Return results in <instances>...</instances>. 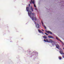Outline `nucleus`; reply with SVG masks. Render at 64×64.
<instances>
[{"mask_svg":"<svg viewBox=\"0 0 64 64\" xmlns=\"http://www.w3.org/2000/svg\"><path fill=\"white\" fill-rule=\"evenodd\" d=\"M28 16L30 17V18H31L32 19V20H35V21H36L37 19L35 17H34V16L32 17L31 18V14H32V12H31V11H29L28 12Z\"/></svg>","mask_w":64,"mask_h":64,"instance_id":"1","label":"nucleus"},{"mask_svg":"<svg viewBox=\"0 0 64 64\" xmlns=\"http://www.w3.org/2000/svg\"><path fill=\"white\" fill-rule=\"evenodd\" d=\"M48 37L49 38H52V39H54V37L53 36H48Z\"/></svg>","mask_w":64,"mask_h":64,"instance_id":"5","label":"nucleus"},{"mask_svg":"<svg viewBox=\"0 0 64 64\" xmlns=\"http://www.w3.org/2000/svg\"><path fill=\"white\" fill-rule=\"evenodd\" d=\"M42 31H44V30H42Z\"/></svg>","mask_w":64,"mask_h":64,"instance_id":"24","label":"nucleus"},{"mask_svg":"<svg viewBox=\"0 0 64 64\" xmlns=\"http://www.w3.org/2000/svg\"><path fill=\"white\" fill-rule=\"evenodd\" d=\"M49 40L50 41H49L48 40V39H46V40L45 39H44V40L45 42H48V43H54V41L50 39Z\"/></svg>","mask_w":64,"mask_h":64,"instance_id":"2","label":"nucleus"},{"mask_svg":"<svg viewBox=\"0 0 64 64\" xmlns=\"http://www.w3.org/2000/svg\"><path fill=\"white\" fill-rule=\"evenodd\" d=\"M63 54L64 55L62 56V57H63V58H64V54Z\"/></svg>","mask_w":64,"mask_h":64,"instance_id":"17","label":"nucleus"},{"mask_svg":"<svg viewBox=\"0 0 64 64\" xmlns=\"http://www.w3.org/2000/svg\"><path fill=\"white\" fill-rule=\"evenodd\" d=\"M34 15H35V14L34 13H32L31 15V17H32V16H34Z\"/></svg>","mask_w":64,"mask_h":64,"instance_id":"12","label":"nucleus"},{"mask_svg":"<svg viewBox=\"0 0 64 64\" xmlns=\"http://www.w3.org/2000/svg\"><path fill=\"white\" fill-rule=\"evenodd\" d=\"M59 59H60V60L61 59V57H59Z\"/></svg>","mask_w":64,"mask_h":64,"instance_id":"16","label":"nucleus"},{"mask_svg":"<svg viewBox=\"0 0 64 64\" xmlns=\"http://www.w3.org/2000/svg\"><path fill=\"white\" fill-rule=\"evenodd\" d=\"M46 35H48V34H46Z\"/></svg>","mask_w":64,"mask_h":64,"instance_id":"25","label":"nucleus"},{"mask_svg":"<svg viewBox=\"0 0 64 64\" xmlns=\"http://www.w3.org/2000/svg\"><path fill=\"white\" fill-rule=\"evenodd\" d=\"M34 22L35 23V24H36V27L37 28H40L39 24H36V22H35V21H34Z\"/></svg>","mask_w":64,"mask_h":64,"instance_id":"3","label":"nucleus"},{"mask_svg":"<svg viewBox=\"0 0 64 64\" xmlns=\"http://www.w3.org/2000/svg\"><path fill=\"white\" fill-rule=\"evenodd\" d=\"M60 42H62V41H61V40H60Z\"/></svg>","mask_w":64,"mask_h":64,"instance_id":"22","label":"nucleus"},{"mask_svg":"<svg viewBox=\"0 0 64 64\" xmlns=\"http://www.w3.org/2000/svg\"><path fill=\"white\" fill-rule=\"evenodd\" d=\"M30 9L32 11V12H33V8H32V6H30Z\"/></svg>","mask_w":64,"mask_h":64,"instance_id":"11","label":"nucleus"},{"mask_svg":"<svg viewBox=\"0 0 64 64\" xmlns=\"http://www.w3.org/2000/svg\"><path fill=\"white\" fill-rule=\"evenodd\" d=\"M31 1V2H32V3L33 4H34V7H35V8H36V5H35V1L34 0H30Z\"/></svg>","mask_w":64,"mask_h":64,"instance_id":"4","label":"nucleus"},{"mask_svg":"<svg viewBox=\"0 0 64 64\" xmlns=\"http://www.w3.org/2000/svg\"><path fill=\"white\" fill-rule=\"evenodd\" d=\"M42 26L44 27L45 29H46V26L43 24V22H42Z\"/></svg>","mask_w":64,"mask_h":64,"instance_id":"6","label":"nucleus"},{"mask_svg":"<svg viewBox=\"0 0 64 64\" xmlns=\"http://www.w3.org/2000/svg\"><path fill=\"white\" fill-rule=\"evenodd\" d=\"M56 39H57V40H58V38H57V37H56Z\"/></svg>","mask_w":64,"mask_h":64,"instance_id":"20","label":"nucleus"},{"mask_svg":"<svg viewBox=\"0 0 64 64\" xmlns=\"http://www.w3.org/2000/svg\"><path fill=\"white\" fill-rule=\"evenodd\" d=\"M47 33L48 34H49V33H50V34H52V33L51 32H50L49 31H48Z\"/></svg>","mask_w":64,"mask_h":64,"instance_id":"8","label":"nucleus"},{"mask_svg":"<svg viewBox=\"0 0 64 64\" xmlns=\"http://www.w3.org/2000/svg\"><path fill=\"white\" fill-rule=\"evenodd\" d=\"M45 34H46V35L47 34V33H45Z\"/></svg>","mask_w":64,"mask_h":64,"instance_id":"23","label":"nucleus"},{"mask_svg":"<svg viewBox=\"0 0 64 64\" xmlns=\"http://www.w3.org/2000/svg\"><path fill=\"white\" fill-rule=\"evenodd\" d=\"M38 31L39 33H42V34H43V32L41 30H38Z\"/></svg>","mask_w":64,"mask_h":64,"instance_id":"7","label":"nucleus"},{"mask_svg":"<svg viewBox=\"0 0 64 64\" xmlns=\"http://www.w3.org/2000/svg\"><path fill=\"white\" fill-rule=\"evenodd\" d=\"M30 4H31V2L30 1Z\"/></svg>","mask_w":64,"mask_h":64,"instance_id":"21","label":"nucleus"},{"mask_svg":"<svg viewBox=\"0 0 64 64\" xmlns=\"http://www.w3.org/2000/svg\"><path fill=\"white\" fill-rule=\"evenodd\" d=\"M56 47L58 49L59 48V45L58 44H56Z\"/></svg>","mask_w":64,"mask_h":64,"instance_id":"9","label":"nucleus"},{"mask_svg":"<svg viewBox=\"0 0 64 64\" xmlns=\"http://www.w3.org/2000/svg\"><path fill=\"white\" fill-rule=\"evenodd\" d=\"M43 38H44V39H47V37H46V36H44L43 37Z\"/></svg>","mask_w":64,"mask_h":64,"instance_id":"14","label":"nucleus"},{"mask_svg":"<svg viewBox=\"0 0 64 64\" xmlns=\"http://www.w3.org/2000/svg\"><path fill=\"white\" fill-rule=\"evenodd\" d=\"M55 44L52 43V46H54V45Z\"/></svg>","mask_w":64,"mask_h":64,"instance_id":"15","label":"nucleus"},{"mask_svg":"<svg viewBox=\"0 0 64 64\" xmlns=\"http://www.w3.org/2000/svg\"><path fill=\"white\" fill-rule=\"evenodd\" d=\"M60 54H64V53H63V52H62L61 50L60 51Z\"/></svg>","mask_w":64,"mask_h":64,"instance_id":"13","label":"nucleus"},{"mask_svg":"<svg viewBox=\"0 0 64 64\" xmlns=\"http://www.w3.org/2000/svg\"><path fill=\"white\" fill-rule=\"evenodd\" d=\"M35 9L36 10H37V8H35Z\"/></svg>","mask_w":64,"mask_h":64,"instance_id":"19","label":"nucleus"},{"mask_svg":"<svg viewBox=\"0 0 64 64\" xmlns=\"http://www.w3.org/2000/svg\"><path fill=\"white\" fill-rule=\"evenodd\" d=\"M26 9L27 11H29V7H26Z\"/></svg>","mask_w":64,"mask_h":64,"instance_id":"10","label":"nucleus"},{"mask_svg":"<svg viewBox=\"0 0 64 64\" xmlns=\"http://www.w3.org/2000/svg\"><path fill=\"white\" fill-rule=\"evenodd\" d=\"M30 4H28V6H29V7H30Z\"/></svg>","mask_w":64,"mask_h":64,"instance_id":"18","label":"nucleus"}]
</instances>
